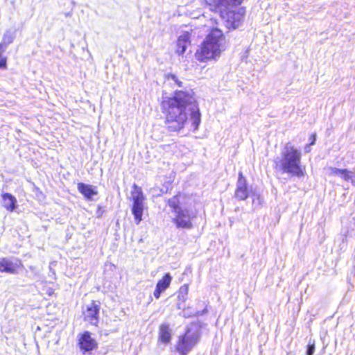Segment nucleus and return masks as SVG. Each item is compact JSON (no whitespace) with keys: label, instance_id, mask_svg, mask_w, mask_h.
I'll list each match as a JSON object with an SVG mask.
<instances>
[{"label":"nucleus","instance_id":"3","mask_svg":"<svg viewBox=\"0 0 355 355\" xmlns=\"http://www.w3.org/2000/svg\"><path fill=\"white\" fill-rule=\"evenodd\" d=\"M227 46L223 32L213 28L196 53V58L200 62L217 60Z\"/></svg>","mask_w":355,"mask_h":355},{"label":"nucleus","instance_id":"22","mask_svg":"<svg viewBox=\"0 0 355 355\" xmlns=\"http://www.w3.org/2000/svg\"><path fill=\"white\" fill-rule=\"evenodd\" d=\"M4 51L0 46V68H6L7 64V58L3 55Z\"/></svg>","mask_w":355,"mask_h":355},{"label":"nucleus","instance_id":"19","mask_svg":"<svg viewBox=\"0 0 355 355\" xmlns=\"http://www.w3.org/2000/svg\"><path fill=\"white\" fill-rule=\"evenodd\" d=\"M165 80L168 85L172 87H177L179 88L183 87V82L173 73H168L165 76Z\"/></svg>","mask_w":355,"mask_h":355},{"label":"nucleus","instance_id":"13","mask_svg":"<svg viewBox=\"0 0 355 355\" xmlns=\"http://www.w3.org/2000/svg\"><path fill=\"white\" fill-rule=\"evenodd\" d=\"M172 277L169 273L165 274L163 278L157 283L156 288L153 292V295L156 299H159L162 293L167 289L171 282Z\"/></svg>","mask_w":355,"mask_h":355},{"label":"nucleus","instance_id":"20","mask_svg":"<svg viewBox=\"0 0 355 355\" xmlns=\"http://www.w3.org/2000/svg\"><path fill=\"white\" fill-rule=\"evenodd\" d=\"M15 35L14 33L8 31H6L3 36L2 40L0 43V46L5 50L7 46L10 44L14 40Z\"/></svg>","mask_w":355,"mask_h":355},{"label":"nucleus","instance_id":"12","mask_svg":"<svg viewBox=\"0 0 355 355\" xmlns=\"http://www.w3.org/2000/svg\"><path fill=\"white\" fill-rule=\"evenodd\" d=\"M99 306L94 302H92L87 306L84 311V319L85 321L90 322L92 324L96 325L98 321Z\"/></svg>","mask_w":355,"mask_h":355},{"label":"nucleus","instance_id":"23","mask_svg":"<svg viewBox=\"0 0 355 355\" xmlns=\"http://www.w3.org/2000/svg\"><path fill=\"white\" fill-rule=\"evenodd\" d=\"M315 352V343L314 341L309 340L308 347H307V351H306V355H313Z\"/></svg>","mask_w":355,"mask_h":355},{"label":"nucleus","instance_id":"21","mask_svg":"<svg viewBox=\"0 0 355 355\" xmlns=\"http://www.w3.org/2000/svg\"><path fill=\"white\" fill-rule=\"evenodd\" d=\"M188 285L182 286L179 290L178 298L182 301H184L186 300V296L188 294Z\"/></svg>","mask_w":355,"mask_h":355},{"label":"nucleus","instance_id":"4","mask_svg":"<svg viewBox=\"0 0 355 355\" xmlns=\"http://www.w3.org/2000/svg\"><path fill=\"white\" fill-rule=\"evenodd\" d=\"M185 197L177 195L168 199L167 203L171 208L172 222L178 229L190 230L193 228L192 220L196 213L191 210L184 202Z\"/></svg>","mask_w":355,"mask_h":355},{"label":"nucleus","instance_id":"15","mask_svg":"<svg viewBox=\"0 0 355 355\" xmlns=\"http://www.w3.org/2000/svg\"><path fill=\"white\" fill-rule=\"evenodd\" d=\"M171 329L168 324L163 323L159 328V341L164 345L171 342Z\"/></svg>","mask_w":355,"mask_h":355},{"label":"nucleus","instance_id":"26","mask_svg":"<svg viewBox=\"0 0 355 355\" xmlns=\"http://www.w3.org/2000/svg\"><path fill=\"white\" fill-rule=\"evenodd\" d=\"M311 139H311V142L310 145H313L315 144V135H313L311 136Z\"/></svg>","mask_w":355,"mask_h":355},{"label":"nucleus","instance_id":"9","mask_svg":"<svg viewBox=\"0 0 355 355\" xmlns=\"http://www.w3.org/2000/svg\"><path fill=\"white\" fill-rule=\"evenodd\" d=\"M324 170L328 176H338L345 181H350L352 184H355V173L353 171L332 166L326 167Z\"/></svg>","mask_w":355,"mask_h":355},{"label":"nucleus","instance_id":"8","mask_svg":"<svg viewBox=\"0 0 355 355\" xmlns=\"http://www.w3.org/2000/svg\"><path fill=\"white\" fill-rule=\"evenodd\" d=\"M198 335L196 333L187 331L184 336L179 338L177 350L182 355H185L193 347L198 341Z\"/></svg>","mask_w":355,"mask_h":355},{"label":"nucleus","instance_id":"7","mask_svg":"<svg viewBox=\"0 0 355 355\" xmlns=\"http://www.w3.org/2000/svg\"><path fill=\"white\" fill-rule=\"evenodd\" d=\"M223 19L228 28H237L242 23L245 10L243 7L220 10Z\"/></svg>","mask_w":355,"mask_h":355},{"label":"nucleus","instance_id":"18","mask_svg":"<svg viewBox=\"0 0 355 355\" xmlns=\"http://www.w3.org/2000/svg\"><path fill=\"white\" fill-rule=\"evenodd\" d=\"M3 205L10 212H12L17 207L16 198L8 193L2 194Z\"/></svg>","mask_w":355,"mask_h":355},{"label":"nucleus","instance_id":"10","mask_svg":"<svg viewBox=\"0 0 355 355\" xmlns=\"http://www.w3.org/2000/svg\"><path fill=\"white\" fill-rule=\"evenodd\" d=\"M21 266V261L17 259H0V272H1L17 274Z\"/></svg>","mask_w":355,"mask_h":355},{"label":"nucleus","instance_id":"11","mask_svg":"<svg viewBox=\"0 0 355 355\" xmlns=\"http://www.w3.org/2000/svg\"><path fill=\"white\" fill-rule=\"evenodd\" d=\"M80 348L84 352L92 351L97 347V343L89 331H85L78 338Z\"/></svg>","mask_w":355,"mask_h":355},{"label":"nucleus","instance_id":"27","mask_svg":"<svg viewBox=\"0 0 355 355\" xmlns=\"http://www.w3.org/2000/svg\"><path fill=\"white\" fill-rule=\"evenodd\" d=\"M305 150H306V152H309L310 151V148H309V146H306Z\"/></svg>","mask_w":355,"mask_h":355},{"label":"nucleus","instance_id":"24","mask_svg":"<svg viewBox=\"0 0 355 355\" xmlns=\"http://www.w3.org/2000/svg\"><path fill=\"white\" fill-rule=\"evenodd\" d=\"M54 291L55 289L51 287H46L45 289V292L49 296H51L54 293Z\"/></svg>","mask_w":355,"mask_h":355},{"label":"nucleus","instance_id":"14","mask_svg":"<svg viewBox=\"0 0 355 355\" xmlns=\"http://www.w3.org/2000/svg\"><path fill=\"white\" fill-rule=\"evenodd\" d=\"M190 44V35L185 32L180 35L177 41L176 53L180 55L184 53L188 45Z\"/></svg>","mask_w":355,"mask_h":355},{"label":"nucleus","instance_id":"5","mask_svg":"<svg viewBox=\"0 0 355 355\" xmlns=\"http://www.w3.org/2000/svg\"><path fill=\"white\" fill-rule=\"evenodd\" d=\"M250 196L252 198L253 205H260L261 204V195L255 190H253L252 187H249L248 186L247 180L243 176V173L239 172L234 196L239 200H245Z\"/></svg>","mask_w":355,"mask_h":355},{"label":"nucleus","instance_id":"2","mask_svg":"<svg viewBox=\"0 0 355 355\" xmlns=\"http://www.w3.org/2000/svg\"><path fill=\"white\" fill-rule=\"evenodd\" d=\"M275 169L291 177L303 178L306 168L302 164V152L291 144H287L280 156L275 159Z\"/></svg>","mask_w":355,"mask_h":355},{"label":"nucleus","instance_id":"16","mask_svg":"<svg viewBox=\"0 0 355 355\" xmlns=\"http://www.w3.org/2000/svg\"><path fill=\"white\" fill-rule=\"evenodd\" d=\"M243 0H211L219 10L234 8L241 5Z\"/></svg>","mask_w":355,"mask_h":355},{"label":"nucleus","instance_id":"17","mask_svg":"<svg viewBox=\"0 0 355 355\" xmlns=\"http://www.w3.org/2000/svg\"><path fill=\"white\" fill-rule=\"evenodd\" d=\"M78 189L87 200H92V197L98 193L95 187L84 183H79Z\"/></svg>","mask_w":355,"mask_h":355},{"label":"nucleus","instance_id":"6","mask_svg":"<svg viewBox=\"0 0 355 355\" xmlns=\"http://www.w3.org/2000/svg\"><path fill=\"white\" fill-rule=\"evenodd\" d=\"M132 213L137 225L142 220L144 210L146 208V197L140 187L134 184L131 191Z\"/></svg>","mask_w":355,"mask_h":355},{"label":"nucleus","instance_id":"1","mask_svg":"<svg viewBox=\"0 0 355 355\" xmlns=\"http://www.w3.org/2000/svg\"><path fill=\"white\" fill-rule=\"evenodd\" d=\"M161 108L170 131L178 132L186 127L193 132L198 129L201 114L192 89H176L172 97L163 98Z\"/></svg>","mask_w":355,"mask_h":355},{"label":"nucleus","instance_id":"25","mask_svg":"<svg viewBox=\"0 0 355 355\" xmlns=\"http://www.w3.org/2000/svg\"><path fill=\"white\" fill-rule=\"evenodd\" d=\"M311 139H311V142L310 145H313L315 144V135H313L311 136Z\"/></svg>","mask_w":355,"mask_h":355}]
</instances>
